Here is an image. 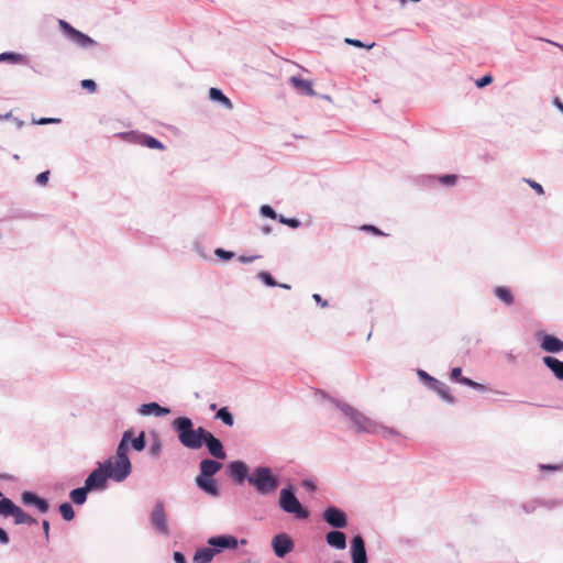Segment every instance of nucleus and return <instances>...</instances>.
<instances>
[{"mask_svg":"<svg viewBox=\"0 0 563 563\" xmlns=\"http://www.w3.org/2000/svg\"><path fill=\"white\" fill-rule=\"evenodd\" d=\"M172 430L176 433L179 443L189 450H200L203 446L208 429L203 427L195 428L190 417L179 416L170 423Z\"/></svg>","mask_w":563,"mask_h":563,"instance_id":"obj_1","label":"nucleus"},{"mask_svg":"<svg viewBox=\"0 0 563 563\" xmlns=\"http://www.w3.org/2000/svg\"><path fill=\"white\" fill-rule=\"evenodd\" d=\"M332 404L349 419L356 433L378 434L379 423L365 416L353 406L333 398Z\"/></svg>","mask_w":563,"mask_h":563,"instance_id":"obj_2","label":"nucleus"},{"mask_svg":"<svg viewBox=\"0 0 563 563\" xmlns=\"http://www.w3.org/2000/svg\"><path fill=\"white\" fill-rule=\"evenodd\" d=\"M110 481L114 483H122L133 472V465L130 459V455L115 448V452L113 455L108 459L101 461Z\"/></svg>","mask_w":563,"mask_h":563,"instance_id":"obj_3","label":"nucleus"},{"mask_svg":"<svg viewBox=\"0 0 563 563\" xmlns=\"http://www.w3.org/2000/svg\"><path fill=\"white\" fill-rule=\"evenodd\" d=\"M296 493L297 488L292 484L284 486L279 492L278 507L297 520H307L310 517V510L300 503Z\"/></svg>","mask_w":563,"mask_h":563,"instance_id":"obj_4","label":"nucleus"},{"mask_svg":"<svg viewBox=\"0 0 563 563\" xmlns=\"http://www.w3.org/2000/svg\"><path fill=\"white\" fill-rule=\"evenodd\" d=\"M250 486L254 487L261 496H267L274 493L280 485V479L269 466H256L251 473Z\"/></svg>","mask_w":563,"mask_h":563,"instance_id":"obj_5","label":"nucleus"},{"mask_svg":"<svg viewBox=\"0 0 563 563\" xmlns=\"http://www.w3.org/2000/svg\"><path fill=\"white\" fill-rule=\"evenodd\" d=\"M0 516L12 517L15 525L35 526L38 520L18 506L11 498L4 496L0 490Z\"/></svg>","mask_w":563,"mask_h":563,"instance_id":"obj_6","label":"nucleus"},{"mask_svg":"<svg viewBox=\"0 0 563 563\" xmlns=\"http://www.w3.org/2000/svg\"><path fill=\"white\" fill-rule=\"evenodd\" d=\"M147 446L145 431L141 430L137 434L133 428H129L122 432L121 439L117 445L118 449L130 455L131 451L141 453Z\"/></svg>","mask_w":563,"mask_h":563,"instance_id":"obj_7","label":"nucleus"},{"mask_svg":"<svg viewBox=\"0 0 563 563\" xmlns=\"http://www.w3.org/2000/svg\"><path fill=\"white\" fill-rule=\"evenodd\" d=\"M58 29L66 40L80 48H88L98 44L91 36L77 30L66 20H58Z\"/></svg>","mask_w":563,"mask_h":563,"instance_id":"obj_8","label":"nucleus"},{"mask_svg":"<svg viewBox=\"0 0 563 563\" xmlns=\"http://www.w3.org/2000/svg\"><path fill=\"white\" fill-rule=\"evenodd\" d=\"M207 544L211 545L216 552V554H220L224 551H233L239 548V545L247 544L246 539H239L233 534H217L212 536L207 540Z\"/></svg>","mask_w":563,"mask_h":563,"instance_id":"obj_9","label":"nucleus"},{"mask_svg":"<svg viewBox=\"0 0 563 563\" xmlns=\"http://www.w3.org/2000/svg\"><path fill=\"white\" fill-rule=\"evenodd\" d=\"M109 476L101 461L96 463V467L88 474L84 485L90 492H104L109 486Z\"/></svg>","mask_w":563,"mask_h":563,"instance_id":"obj_10","label":"nucleus"},{"mask_svg":"<svg viewBox=\"0 0 563 563\" xmlns=\"http://www.w3.org/2000/svg\"><path fill=\"white\" fill-rule=\"evenodd\" d=\"M150 522L154 530L161 536H169L170 530L167 523V515L165 510V504L163 500H157L151 512Z\"/></svg>","mask_w":563,"mask_h":563,"instance_id":"obj_11","label":"nucleus"},{"mask_svg":"<svg viewBox=\"0 0 563 563\" xmlns=\"http://www.w3.org/2000/svg\"><path fill=\"white\" fill-rule=\"evenodd\" d=\"M121 137L128 139L133 144H139L141 146L151 148V150H158L164 151L166 150V146L162 141H159L157 137L140 132V131H130V132H123L119 134Z\"/></svg>","mask_w":563,"mask_h":563,"instance_id":"obj_12","label":"nucleus"},{"mask_svg":"<svg viewBox=\"0 0 563 563\" xmlns=\"http://www.w3.org/2000/svg\"><path fill=\"white\" fill-rule=\"evenodd\" d=\"M20 500L23 506L33 508L41 515L47 514L51 509L49 500L34 490H23L20 494Z\"/></svg>","mask_w":563,"mask_h":563,"instance_id":"obj_13","label":"nucleus"},{"mask_svg":"<svg viewBox=\"0 0 563 563\" xmlns=\"http://www.w3.org/2000/svg\"><path fill=\"white\" fill-rule=\"evenodd\" d=\"M322 518L333 529H344L349 526L346 512L334 505L324 508Z\"/></svg>","mask_w":563,"mask_h":563,"instance_id":"obj_14","label":"nucleus"},{"mask_svg":"<svg viewBox=\"0 0 563 563\" xmlns=\"http://www.w3.org/2000/svg\"><path fill=\"white\" fill-rule=\"evenodd\" d=\"M271 547L276 558L284 559L294 551L295 542L288 533L279 532L272 538Z\"/></svg>","mask_w":563,"mask_h":563,"instance_id":"obj_15","label":"nucleus"},{"mask_svg":"<svg viewBox=\"0 0 563 563\" xmlns=\"http://www.w3.org/2000/svg\"><path fill=\"white\" fill-rule=\"evenodd\" d=\"M228 476L236 484L242 485L244 482L250 483V467L241 460L231 461L227 465Z\"/></svg>","mask_w":563,"mask_h":563,"instance_id":"obj_16","label":"nucleus"},{"mask_svg":"<svg viewBox=\"0 0 563 563\" xmlns=\"http://www.w3.org/2000/svg\"><path fill=\"white\" fill-rule=\"evenodd\" d=\"M536 338L543 352L559 354L563 351V341L553 333L539 331L536 333Z\"/></svg>","mask_w":563,"mask_h":563,"instance_id":"obj_17","label":"nucleus"},{"mask_svg":"<svg viewBox=\"0 0 563 563\" xmlns=\"http://www.w3.org/2000/svg\"><path fill=\"white\" fill-rule=\"evenodd\" d=\"M350 554L352 563H368L366 543L361 533L352 537L350 541Z\"/></svg>","mask_w":563,"mask_h":563,"instance_id":"obj_18","label":"nucleus"},{"mask_svg":"<svg viewBox=\"0 0 563 563\" xmlns=\"http://www.w3.org/2000/svg\"><path fill=\"white\" fill-rule=\"evenodd\" d=\"M462 372H463L462 367H460V366L453 367L450 372V379L453 383L467 386V387H470L476 391H479V393H485L488 390V387L486 385H484L482 383H477L470 377L463 376Z\"/></svg>","mask_w":563,"mask_h":563,"instance_id":"obj_19","label":"nucleus"},{"mask_svg":"<svg viewBox=\"0 0 563 563\" xmlns=\"http://www.w3.org/2000/svg\"><path fill=\"white\" fill-rule=\"evenodd\" d=\"M203 445L207 448L209 454L217 460L223 461L227 459V452L224 450L222 441L217 438L211 431L205 438Z\"/></svg>","mask_w":563,"mask_h":563,"instance_id":"obj_20","label":"nucleus"},{"mask_svg":"<svg viewBox=\"0 0 563 563\" xmlns=\"http://www.w3.org/2000/svg\"><path fill=\"white\" fill-rule=\"evenodd\" d=\"M195 484L206 495L218 498L221 496V489L214 477L196 476Z\"/></svg>","mask_w":563,"mask_h":563,"instance_id":"obj_21","label":"nucleus"},{"mask_svg":"<svg viewBox=\"0 0 563 563\" xmlns=\"http://www.w3.org/2000/svg\"><path fill=\"white\" fill-rule=\"evenodd\" d=\"M136 412L143 417H165L172 412L169 407L162 406L156 401L144 402L140 405Z\"/></svg>","mask_w":563,"mask_h":563,"instance_id":"obj_22","label":"nucleus"},{"mask_svg":"<svg viewBox=\"0 0 563 563\" xmlns=\"http://www.w3.org/2000/svg\"><path fill=\"white\" fill-rule=\"evenodd\" d=\"M222 466L223 464L220 460L209 457L202 459L199 462V474L197 476L214 477Z\"/></svg>","mask_w":563,"mask_h":563,"instance_id":"obj_23","label":"nucleus"},{"mask_svg":"<svg viewBox=\"0 0 563 563\" xmlns=\"http://www.w3.org/2000/svg\"><path fill=\"white\" fill-rule=\"evenodd\" d=\"M289 84L291 85V87H294V89L297 91V93H299L301 96H307V97L316 96V91L312 87V81L309 79H305L299 75L291 76L289 78Z\"/></svg>","mask_w":563,"mask_h":563,"instance_id":"obj_24","label":"nucleus"},{"mask_svg":"<svg viewBox=\"0 0 563 563\" xmlns=\"http://www.w3.org/2000/svg\"><path fill=\"white\" fill-rule=\"evenodd\" d=\"M542 364L551 372L555 379L563 380V361L553 356L544 355Z\"/></svg>","mask_w":563,"mask_h":563,"instance_id":"obj_25","label":"nucleus"},{"mask_svg":"<svg viewBox=\"0 0 563 563\" xmlns=\"http://www.w3.org/2000/svg\"><path fill=\"white\" fill-rule=\"evenodd\" d=\"M325 542L335 550H344L346 548V534L340 529H332L325 533Z\"/></svg>","mask_w":563,"mask_h":563,"instance_id":"obj_26","label":"nucleus"},{"mask_svg":"<svg viewBox=\"0 0 563 563\" xmlns=\"http://www.w3.org/2000/svg\"><path fill=\"white\" fill-rule=\"evenodd\" d=\"M208 97L211 101L221 104L225 109L231 110L233 108L231 99L220 88L211 87Z\"/></svg>","mask_w":563,"mask_h":563,"instance_id":"obj_27","label":"nucleus"},{"mask_svg":"<svg viewBox=\"0 0 563 563\" xmlns=\"http://www.w3.org/2000/svg\"><path fill=\"white\" fill-rule=\"evenodd\" d=\"M216 552L211 545L199 547L194 553V563H211L216 556Z\"/></svg>","mask_w":563,"mask_h":563,"instance_id":"obj_28","label":"nucleus"},{"mask_svg":"<svg viewBox=\"0 0 563 563\" xmlns=\"http://www.w3.org/2000/svg\"><path fill=\"white\" fill-rule=\"evenodd\" d=\"M494 296L505 306L510 307L515 303V296L508 286H496L493 289Z\"/></svg>","mask_w":563,"mask_h":563,"instance_id":"obj_29","label":"nucleus"},{"mask_svg":"<svg viewBox=\"0 0 563 563\" xmlns=\"http://www.w3.org/2000/svg\"><path fill=\"white\" fill-rule=\"evenodd\" d=\"M91 493L85 485L76 487L69 492V499L73 505L82 506L88 499V494Z\"/></svg>","mask_w":563,"mask_h":563,"instance_id":"obj_30","label":"nucleus"},{"mask_svg":"<svg viewBox=\"0 0 563 563\" xmlns=\"http://www.w3.org/2000/svg\"><path fill=\"white\" fill-rule=\"evenodd\" d=\"M151 435V444L147 451V454L151 459L156 460L159 457L163 450V442L159 434L156 431H152Z\"/></svg>","mask_w":563,"mask_h":563,"instance_id":"obj_31","label":"nucleus"},{"mask_svg":"<svg viewBox=\"0 0 563 563\" xmlns=\"http://www.w3.org/2000/svg\"><path fill=\"white\" fill-rule=\"evenodd\" d=\"M427 185H433L435 183H439L443 186L451 187L454 186L457 181V175L456 174H443L440 176H427L426 178Z\"/></svg>","mask_w":563,"mask_h":563,"instance_id":"obj_32","label":"nucleus"},{"mask_svg":"<svg viewBox=\"0 0 563 563\" xmlns=\"http://www.w3.org/2000/svg\"><path fill=\"white\" fill-rule=\"evenodd\" d=\"M41 214L32 212L30 210L12 208L9 210L8 218L11 220H35L38 219Z\"/></svg>","mask_w":563,"mask_h":563,"instance_id":"obj_33","label":"nucleus"},{"mask_svg":"<svg viewBox=\"0 0 563 563\" xmlns=\"http://www.w3.org/2000/svg\"><path fill=\"white\" fill-rule=\"evenodd\" d=\"M419 382L429 390L433 391V389L439 386V379L434 376L430 375L427 371L422 368H417L416 371Z\"/></svg>","mask_w":563,"mask_h":563,"instance_id":"obj_34","label":"nucleus"},{"mask_svg":"<svg viewBox=\"0 0 563 563\" xmlns=\"http://www.w3.org/2000/svg\"><path fill=\"white\" fill-rule=\"evenodd\" d=\"M27 58L25 55L16 52L0 53V63H8L11 65L25 64Z\"/></svg>","mask_w":563,"mask_h":563,"instance_id":"obj_35","label":"nucleus"},{"mask_svg":"<svg viewBox=\"0 0 563 563\" xmlns=\"http://www.w3.org/2000/svg\"><path fill=\"white\" fill-rule=\"evenodd\" d=\"M433 393H435L443 401L450 405L457 402V398L450 393L448 385L441 380L439 382V386L433 389Z\"/></svg>","mask_w":563,"mask_h":563,"instance_id":"obj_36","label":"nucleus"},{"mask_svg":"<svg viewBox=\"0 0 563 563\" xmlns=\"http://www.w3.org/2000/svg\"><path fill=\"white\" fill-rule=\"evenodd\" d=\"M214 419L220 420L227 427H232L235 421L234 415L227 406L221 407L216 411Z\"/></svg>","mask_w":563,"mask_h":563,"instance_id":"obj_37","label":"nucleus"},{"mask_svg":"<svg viewBox=\"0 0 563 563\" xmlns=\"http://www.w3.org/2000/svg\"><path fill=\"white\" fill-rule=\"evenodd\" d=\"M58 512L65 521H73L76 517L73 504L69 501H63L58 505Z\"/></svg>","mask_w":563,"mask_h":563,"instance_id":"obj_38","label":"nucleus"},{"mask_svg":"<svg viewBox=\"0 0 563 563\" xmlns=\"http://www.w3.org/2000/svg\"><path fill=\"white\" fill-rule=\"evenodd\" d=\"M257 278L266 286V287H276L278 282L275 277L267 271H261L257 274Z\"/></svg>","mask_w":563,"mask_h":563,"instance_id":"obj_39","label":"nucleus"},{"mask_svg":"<svg viewBox=\"0 0 563 563\" xmlns=\"http://www.w3.org/2000/svg\"><path fill=\"white\" fill-rule=\"evenodd\" d=\"M258 213L263 218H267L271 220H277L279 218V214L275 211V209L271 205H262L260 207Z\"/></svg>","mask_w":563,"mask_h":563,"instance_id":"obj_40","label":"nucleus"},{"mask_svg":"<svg viewBox=\"0 0 563 563\" xmlns=\"http://www.w3.org/2000/svg\"><path fill=\"white\" fill-rule=\"evenodd\" d=\"M344 43L350 46H354L357 48H365L367 51L372 49L375 46V42L372 43H364L363 41L358 38H352V37H345Z\"/></svg>","mask_w":563,"mask_h":563,"instance_id":"obj_41","label":"nucleus"},{"mask_svg":"<svg viewBox=\"0 0 563 563\" xmlns=\"http://www.w3.org/2000/svg\"><path fill=\"white\" fill-rule=\"evenodd\" d=\"M278 222L289 227L290 229H298L301 225V221L296 217H286L279 214Z\"/></svg>","mask_w":563,"mask_h":563,"instance_id":"obj_42","label":"nucleus"},{"mask_svg":"<svg viewBox=\"0 0 563 563\" xmlns=\"http://www.w3.org/2000/svg\"><path fill=\"white\" fill-rule=\"evenodd\" d=\"M214 255L222 262H229L235 257V253L233 251H229L222 247H217L214 250Z\"/></svg>","mask_w":563,"mask_h":563,"instance_id":"obj_43","label":"nucleus"},{"mask_svg":"<svg viewBox=\"0 0 563 563\" xmlns=\"http://www.w3.org/2000/svg\"><path fill=\"white\" fill-rule=\"evenodd\" d=\"M382 433L384 439H388L390 437H400V433L395 428L386 427L379 423L378 433Z\"/></svg>","mask_w":563,"mask_h":563,"instance_id":"obj_44","label":"nucleus"},{"mask_svg":"<svg viewBox=\"0 0 563 563\" xmlns=\"http://www.w3.org/2000/svg\"><path fill=\"white\" fill-rule=\"evenodd\" d=\"M494 80V77L492 74H485L484 76L477 78L475 80V86L478 88V89H483L485 87H487L488 85H490Z\"/></svg>","mask_w":563,"mask_h":563,"instance_id":"obj_45","label":"nucleus"},{"mask_svg":"<svg viewBox=\"0 0 563 563\" xmlns=\"http://www.w3.org/2000/svg\"><path fill=\"white\" fill-rule=\"evenodd\" d=\"M80 87L89 93H95L98 88L97 82L93 79H82L80 81Z\"/></svg>","mask_w":563,"mask_h":563,"instance_id":"obj_46","label":"nucleus"},{"mask_svg":"<svg viewBox=\"0 0 563 563\" xmlns=\"http://www.w3.org/2000/svg\"><path fill=\"white\" fill-rule=\"evenodd\" d=\"M361 230L364 231V232H369V233H372L373 235H376V236H385V235H387L378 227H376L374 224H363L361 227Z\"/></svg>","mask_w":563,"mask_h":563,"instance_id":"obj_47","label":"nucleus"},{"mask_svg":"<svg viewBox=\"0 0 563 563\" xmlns=\"http://www.w3.org/2000/svg\"><path fill=\"white\" fill-rule=\"evenodd\" d=\"M49 175H51V172L47 169V170H44L42 173H40L36 177H35V184L38 185V186H45L47 185L48 180H49Z\"/></svg>","mask_w":563,"mask_h":563,"instance_id":"obj_48","label":"nucleus"},{"mask_svg":"<svg viewBox=\"0 0 563 563\" xmlns=\"http://www.w3.org/2000/svg\"><path fill=\"white\" fill-rule=\"evenodd\" d=\"M301 486L305 488L308 493H314L317 490V484L311 478H305L301 481Z\"/></svg>","mask_w":563,"mask_h":563,"instance_id":"obj_49","label":"nucleus"},{"mask_svg":"<svg viewBox=\"0 0 563 563\" xmlns=\"http://www.w3.org/2000/svg\"><path fill=\"white\" fill-rule=\"evenodd\" d=\"M60 122H62L60 118L42 117L35 123L38 125H46V124H58Z\"/></svg>","mask_w":563,"mask_h":563,"instance_id":"obj_50","label":"nucleus"},{"mask_svg":"<svg viewBox=\"0 0 563 563\" xmlns=\"http://www.w3.org/2000/svg\"><path fill=\"white\" fill-rule=\"evenodd\" d=\"M539 468L543 472H556L563 468V464H539Z\"/></svg>","mask_w":563,"mask_h":563,"instance_id":"obj_51","label":"nucleus"},{"mask_svg":"<svg viewBox=\"0 0 563 563\" xmlns=\"http://www.w3.org/2000/svg\"><path fill=\"white\" fill-rule=\"evenodd\" d=\"M541 504V499L532 500L526 504H522V509L527 514H531L536 510L537 506Z\"/></svg>","mask_w":563,"mask_h":563,"instance_id":"obj_52","label":"nucleus"},{"mask_svg":"<svg viewBox=\"0 0 563 563\" xmlns=\"http://www.w3.org/2000/svg\"><path fill=\"white\" fill-rule=\"evenodd\" d=\"M526 181L529 184V186L538 194V195H543L544 194V189H543V186L534 180H531V179H526Z\"/></svg>","mask_w":563,"mask_h":563,"instance_id":"obj_53","label":"nucleus"},{"mask_svg":"<svg viewBox=\"0 0 563 563\" xmlns=\"http://www.w3.org/2000/svg\"><path fill=\"white\" fill-rule=\"evenodd\" d=\"M42 529H43V536L46 542L49 541V530H51V523L47 519L42 520Z\"/></svg>","mask_w":563,"mask_h":563,"instance_id":"obj_54","label":"nucleus"},{"mask_svg":"<svg viewBox=\"0 0 563 563\" xmlns=\"http://www.w3.org/2000/svg\"><path fill=\"white\" fill-rule=\"evenodd\" d=\"M10 543V536L8 531L0 527V544L1 545H8Z\"/></svg>","mask_w":563,"mask_h":563,"instance_id":"obj_55","label":"nucleus"},{"mask_svg":"<svg viewBox=\"0 0 563 563\" xmlns=\"http://www.w3.org/2000/svg\"><path fill=\"white\" fill-rule=\"evenodd\" d=\"M260 256L258 255H240L238 257V261L242 264H250L252 262H254L255 260H257Z\"/></svg>","mask_w":563,"mask_h":563,"instance_id":"obj_56","label":"nucleus"},{"mask_svg":"<svg viewBox=\"0 0 563 563\" xmlns=\"http://www.w3.org/2000/svg\"><path fill=\"white\" fill-rule=\"evenodd\" d=\"M173 560L175 563H188L186 555L180 551H175L173 553Z\"/></svg>","mask_w":563,"mask_h":563,"instance_id":"obj_57","label":"nucleus"},{"mask_svg":"<svg viewBox=\"0 0 563 563\" xmlns=\"http://www.w3.org/2000/svg\"><path fill=\"white\" fill-rule=\"evenodd\" d=\"M312 299L316 301L318 306L321 308H325L329 306L328 300L323 299L319 294H313Z\"/></svg>","mask_w":563,"mask_h":563,"instance_id":"obj_58","label":"nucleus"},{"mask_svg":"<svg viewBox=\"0 0 563 563\" xmlns=\"http://www.w3.org/2000/svg\"><path fill=\"white\" fill-rule=\"evenodd\" d=\"M540 505L545 506L548 508H554V507L561 505V503L558 500H541Z\"/></svg>","mask_w":563,"mask_h":563,"instance_id":"obj_59","label":"nucleus"},{"mask_svg":"<svg viewBox=\"0 0 563 563\" xmlns=\"http://www.w3.org/2000/svg\"><path fill=\"white\" fill-rule=\"evenodd\" d=\"M553 104L561 113H563V101L560 98L555 97Z\"/></svg>","mask_w":563,"mask_h":563,"instance_id":"obj_60","label":"nucleus"},{"mask_svg":"<svg viewBox=\"0 0 563 563\" xmlns=\"http://www.w3.org/2000/svg\"><path fill=\"white\" fill-rule=\"evenodd\" d=\"M261 231L264 235H268L273 232V227L271 224H264L262 225Z\"/></svg>","mask_w":563,"mask_h":563,"instance_id":"obj_61","label":"nucleus"},{"mask_svg":"<svg viewBox=\"0 0 563 563\" xmlns=\"http://www.w3.org/2000/svg\"><path fill=\"white\" fill-rule=\"evenodd\" d=\"M0 479L13 482L15 477L9 473H0Z\"/></svg>","mask_w":563,"mask_h":563,"instance_id":"obj_62","label":"nucleus"},{"mask_svg":"<svg viewBox=\"0 0 563 563\" xmlns=\"http://www.w3.org/2000/svg\"><path fill=\"white\" fill-rule=\"evenodd\" d=\"M506 356H507L508 362H510V363L515 362V360H516V356L511 352L507 353Z\"/></svg>","mask_w":563,"mask_h":563,"instance_id":"obj_63","label":"nucleus"},{"mask_svg":"<svg viewBox=\"0 0 563 563\" xmlns=\"http://www.w3.org/2000/svg\"><path fill=\"white\" fill-rule=\"evenodd\" d=\"M209 409H210L211 411H217L219 408H218V406H217V404H216V402H212V404H210V405H209Z\"/></svg>","mask_w":563,"mask_h":563,"instance_id":"obj_64","label":"nucleus"}]
</instances>
